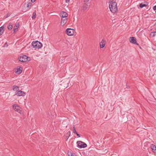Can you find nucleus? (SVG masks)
Instances as JSON below:
<instances>
[{
    "label": "nucleus",
    "instance_id": "1",
    "mask_svg": "<svg viewBox=\"0 0 156 156\" xmlns=\"http://www.w3.org/2000/svg\"><path fill=\"white\" fill-rule=\"evenodd\" d=\"M109 8L111 12L113 13H115L117 11L116 2L113 1H111L109 4Z\"/></svg>",
    "mask_w": 156,
    "mask_h": 156
},
{
    "label": "nucleus",
    "instance_id": "2",
    "mask_svg": "<svg viewBox=\"0 0 156 156\" xmlns=\"http://www.w3.org/2000/svg\"><path fill=\"white\" fill-rule=\"evenodd\" d=\"M32 44L33 48H40L42 46V44L37 41H34L32 43Z\"/></svg>",
    "mask_w": 156,
    "mask_h": 156
},
{
    "label": "nucleus",
    "instance_id": "3",
    "mask_svg": "<svg viewBox=\"0 0 156 156\" xmlns=\"http://www.w3.org/2000/svg\"><path fill=\"white\" fill-rule=\"evenodd\" d=\"M19 60L22 62H26L30 60V58L25 55H22L18 58Z\"/></svg>",
    "mask_w": 156,
    "mask_h": 156
},
{
    "label": "nucleus",
    "instance_id": "4",
    "mask_svg": "<svg viewBox=\"0 0 156 156\" xmlns=\"http://www.w3.org/2000/svg\"><path fill=\"white\" fill-rule=\"evenodd\" d=\"M77 146L80 148H84L86 147L87 145L85 143L81 141H78L77 142Z\"/></svg>",
    "mask_w": 156,
    "mask_h": 156
},
{
    "label": "nucleus",
    "instance_id": "5",
    "mask_svg": "<svg viewBox=\"0 0 156 156\" xmlns=\"http://www.w3.org/2000/svg\"><path fill=\"white\" fill-rule=\"evenodd\" d=\"M74 30L71 28H67L66 31V34L69 36H72L74 34Z\"/></svg>",
    "mask_w": 156,
    "mask_h": 156
},
{
    "label": "nucleus",
    "instance_id": "6",
    "mask_svg": "<svg viewBox=\"0 0 156 156\" xmlns=\"http://www.w3.org/2000/svg\"><path fill=\"white\" fill-rule=\"evenodd\" d=\"M12 107L14 110L15 111L18 112L19 113H21L22 111L21 110H20V108L17 105L15 104L13 105Z\"/></svg>",
    "mask_w": 156,
    "mask_h": 156
},
{
    "label": "nucleus",
    "instance_id": "7",
    "mask_svg": "<svg viewBox=\"0 0 156 156\" xmlns=\"http://www.w3.org/2000/svg\"><path fill=\"white\" fill-rule=\"evenodd\" d=\"M130 42L133 44H136V45H138L137 43L136 40L135 38L134 37H130L129 38Z\"/></svg>",
    "mask_w": 156,
    "mask_h": 156
},
{
    "label": "nucleus",
    "instance_id": "8",
    "mask_svg": "<svg viewBox=\"0 0 156 156\" xmlns=\"http://www.w3.org/2000/svg\"><path fill=\"white\" fill-rule=\"evenodd\" d=\"M67 20V17L62 18L61 22V25L62 26H64L66 23Z\"/></svg>",
    "mask_w": 156,
    "mask_h": 156
},
{
    "label": "nucleus",
    "instance_id": "9",
    "mask_svg": "<svg viewBox=\"0 0 156 156\" xmlns=\"http://www.w3.org/2000/svg\"><path fill=\"white\" fill-rule=\"evenodd\" d=\"M16 94L19 96H24L26 94V93L23 91L19 90L17 92Z\"/></svg>",
    "mask_w": 156,
    "mask_h": 156
},
{
    "label": "nucleus",
    "instance_id": "10",
    "mask_svg": "<svg viewBox=\"0 0 156 156\" xmlns=\"http://www.w3.org/2000/svg\"><path fill=\"white\" fill-rule=\"evenodd\" d=\"M60 16L62 18L67 17L68 14L66 12H62L60 13Z\"/></svg>",
    "mask_w": 156,
    "mask_h": 156
},
{
    "label": "nucleus",
    "instance_id": "11",
    "mask_svg": "<svg viewBox=\"0 0 156 156\" xmlns=\"http://www.w3.org/2000/svg\"><path fill=\"white\" fill-rule=\"evenodd\" d=\"M106 41L104 39H103L100 43V47L101 48H103L105 45Z\"/></svg>",
    "mask_w": 156,
    "mask_h": 156
},
{
    "label": "nucleus",
    "instance_id": "12",
    "mask_svg": "<svg viewBox=\"0 0 156 156\" xmlns=\"http://www.w3.org/2000/svg\"><path fill=\"white\" fill-rule=\"evenodd\" d=\"M89 5L86 3H85L82 7V10L83 11L86 10L88 7Z\"/></svg>",
    "mask_w": 156,
    "mask_h": 156
},
{
    "label": "nucleus",
    "instance_id": "13",
    "mask_svg": "<svg viewBox=\"0 0 156 156\" xmlns=\"http://www.w3.org/2000/svg\"><path fill=\"white\" fill-rule=\"evenodd\" d=\"M4 28L5 27L3 26L0 27V36L3 34Z\"/></svg>",
    "mask_w": 156,
    "mask_h": 156
},
{
    "label": "nucleus",
    "instance_id": "14",
    "mask_svg": "<svg viewBox=\"0 0 156 156\" xmlns=\"http://www.w3.org/2000/svg\"><path fill=\"white\" fill-rule=\"evenodd\" d=\"M151 147L153 152L156 149V146L152 144L151 145Z\"/></svg>",
    "mask_w": 156,
    "mask_h": 156
},
{
    "label": "nucleus",
    "instance_id": "15",
    "mask_svg": "<svg viewBox=\"0 0 156 156\" xmlns=\"http://www.w3.org/2000/svg\"><path fill=\"white\" fill-rule=\"evenodd\" d=\"M22 71V68L21 67H20L19 68H17V70L16 71V73L20 74L21 73Z\"/></svg>",
    "mask_w": 156,
    "mask_h": 156
},
{
    "label": "nucleus",
    "instance_id": "16",
    "mask_svg": "<svg viewBox=\"0 0 156 156\" xmlns=\"http://www.w3.org/2000/svg\"><path fill=\"white\" fill-rule=\"evenodd\" d=\"M19 87L16 86L14 85L13 86V90L14 91H18L19 90Z\"/></svg>",
    "mask_w": 156,
    "mask_h": 156
},
{
    "label": "nucleus",
    "instance_id": "17",
    "mask_svg": "<svg viewBox=\"0 0 156 156\" xmlns=\"http://www.w3.org/2000/svg\"><path fill=\"white\" fill-rule=\"evenodd\" d=\"M8 29L9 30H11L12 29V25L11 23H9V25L8 26Z\"/></svg>",
    "mask_w": 156,
    "mask_h": 156
},
{
    "label": "nucleus",
    "instance_id": "18",
    "mask_svg": "<svg viewBox=\"0 0 156 156\" xmlns=\"http://www.w3.org/2000/svg\"><path fill=\"white\" fill-rule=\"evenodd\" d=\"M147 5H146V4H143L141 3L139 5V6L140 8H143L144 7L147 6Z\"/></svg>",
    "mask_w": 156,
    "mask_h": 156
},
{
    "label": "nucleus",
    "instance_id": "19",
    "mask_svg": "<svg viewBox=\"0 0 156 156\" xmlns=\"http://www.w3.org/2000/svg\"><path fill=\"white\" fill-rule=\"evenodd\" d=\"M156 35V31L154 32H151L150 33V35L152 37H154Z\"/></svg>",
    "mask_w": 156,
    "mask_h": 156
},
{
    "label": "nucleus",
    "instance_id": "20",
    "mask_svg": "<svg viewBox=\"0 0 156 156\" xmlns=\"http://www.w3.org/2000/svg\"><path fill=\"white\" fill-rule=\"evenodd\" d=\"M36 12H34L33 13V15L32 16V18L33 19H34L36 17Z\"/></svg>",
    "mask_w": 156,
    "mask_h": 156
},
{
    "label": "nucleus",
    "instance_id": "21",
    "mask_svg": "<svg viewBox=\"0 0 156 156\" xmlns=\"http://www.w3.org/2000/svg\"><path fill=\"white\" fill-rule=\"evenodd\" d=\"M73 133H74L75 134L76 133H77V132H76V130L75 125H73Z\"/></svg>",
    "mask_w": 156,
    "mask_h": 156
},
{
    "label": "nucleus",
    "instance_id": "22",
    "mask_svg": "<svg viewBox=\"0 0 156 156\" xmlns=\"http://www.w3.org/2000/svg\"><path fill=\"white\" fill-rule=\"evenodd\" d=\"M32 4V3L31 2L28 3L27 4V7H29L30 6H31V5Z\"/></svg>",
    "mask_w": 156,
    "mask_h": 156
},
{
    "label": "nucleus",
    "instance_id": "23",
    "mask_svg": "<svg viewBox=\"0 0 156 156\" xmlns=\"http://www.w3.org/2000/svg\"><path fill=\"white\" fill-rule=\"evenodd\" d=\"M70 155L69 154V156H76L75 154L72 153H70Z\"/></svg>",
    "mask_w": 156,
    "mask_h": 156
},
{
    "label": "nucleus",
    "instance_id": "24",
    "mask_svg": "<svg viewBox=\"0 0 156 156\" xmlns=\"http://www.w3.org/2000/svg\"><path fill=\"white\" fill-rule=\"evenodd\" d=\"M19 26V23H17L15 25V27H16V29H17L18 28Z\"/></svg>",
    "mask_w": 156,
    "mask_h": 156
},
{
    "label": "nucleus",
    "instance_id": "25",
    "mask_svg": "<svg viewBox=\"0 0 156 156\" xmlns=\"http://www.w3.org/2000/svg\"><path fill=\"white\" fill-rule=\"evenodd\" d=\"M153 9L154 10H156V5L154 6L153 7Z\"/></svg>",
    "mask_w": 156,
    "mask_h": 156
},
{
    "label": "nucleus",
    "instance_id": "26",
    "mask_svg": "<svg viewBox=\"0 0 156 156\" xmlns=\"http://www.w3.org/2000/svg\"><path fill=\"white\" fill-rule=\"evenodd\" d=\"M76 134V135H77V136H78V137H80V135L78 133H75Z\"/></svg>",
    "mask_w": 156,
    "mask_h": 156
},
{
    "label": "nucleus",
    "instance_id": "27",
    "mask_svg": "<svg viewBox=\"0 0 156 156\" xmlns=\"http://www.w3.org/2000/svg\"><path fill=\"white\" fill-rule=\"evenodd\" d=\"M17 29H16V28H14L13 29V33H15L16 31V30Z\"/></svg>",
    "mask_w": 156,
    "mask_h": 156
},
{
    "label": "nucleus",
    "instance_id": "28",
    "mask_svg": "<svg viewBox=\"0 0 156 156\" xmlns=\"http://www.w3.org/2000/svg\"><path fill=\"white\" fill-rule=\"evenodd\" d=\"M70 131H69L68 133H67V134L68 135H69V136H70Z\"/></svg>",
    "mask_w": 156,
    "mask_h": 156
},
{
    "label": "nucleus",
    "instance_id": "29",
    "mask_svg": "<svg viewBox=\"0 0 156 156\" xmlns=\"http://www.w3.org/2000/svg\"><path fill=\"white\" fill-rule=\"evenodd\" d=\"M90 0H84V2H89Z\"/></svg>",
    "mask_w": 156,
    "mask_h": 156
},
{
    "label": "nucleus",
    "instance_id": "30",
    "mask_svg": "<svg viewBox=\"0 0 156 156\" xmlns=\"http://www.w3.org/2000/svg\"><path fill=\"white\" fill-rule=\"evenodd\" d=\"M10 16V14L9 13H8L7 14V16H6V18Z\"/></svg>",
    "mask_w": 156,
    "mask_h": 156
},
{
    "label": "nucleus",
    "instance_id": "31",
    "mask_svg": "<svg viewBox=\"0 0 156 156\" xmlns=\"http://www.w3.org/2000/svg\"><path fill=\"white\" fill-rule=\"evenodd\" d=\"M65 2L66 3H68V2H69V0H65Z\"/></svg>",
    "mask_w": 156,
    "mask_h": 156
},
{
    "label": "nucleus",
    "instance_id": "32",
    "mask_svg": "<svg viewBox=\"0 0 156 156\" xmlns=\"http://www.w3.org/2000/svg\"><path fill=\"white\" fill-rule=\"evenodd\" d=\"M36 1V0H31V2H34Z\"/></svg>",
    "mask_w": 156,
    "mask_h": 156
},
{
    "label": "nucleus",
    "instance_id": "33",
    "mask_svg": "<svg viewBox=\"0 0 156 156\" xmlns=\"http://www.w3.org/2000/svg\"><path fill=\"white\" fill-rule=\"evenodd\" d=\"M154 153H156V150H155L154 151Z\"/></svg>",
    "mask_w": 156,
    "mask_h": 156
},
{
    "label": "nucleus",
    "instance_id": "34",
    "mask_svg": "<svg viewBox=\"0 0 156 156\" xmlns=\"http://www.w3.org/2000/svg\"><path fill=\"white\" fill-rule=\"evenodd\" d=\"M66 84H68V83L67 82L66 83Z\"/></svg>",
    "mask_w": 156,
    "mask_h": 156
},
{
    "label": "nucleus",
    "instance_id": "35",
    "mask_svg": "<svg viewBox=\"0 0 156 156\" xmlns=\"http://www.w3.org/2000/svg\"><path fill=\"white\" fill-rule=\"evenodd\" d=\"M64 87H66V88H67V87H65V86H64Z\"/></svg>",
    "mask_w": 156,
    "mask_h": 156
},
{
    "label": "nucleus",
    "instance_id": "36",
    "mask_svg": "<svg viewBox=\"0 0 156 156\" xmlns=\"http://www.w3.org/2000/svg\"><path fill=\"white\" fill-rule=\"evenodd\" d=\"M127 87V88H129V87Z\"/></svg>",
    "mask_w": 156,
    "mask_h": 156
},
{
    "label": "nucleus",
    "instance_id": "37",
    "mask_svg": "<svg viewBox=\"0 0 156 156\" xmlns=\"http://www.w3.org/2000/svg\"><path fill=\"white\" fill-rule=\"evenodd\" d=\"M140 48H141V47H140Z\"/></svg>",
    "mask_w": 156,
    "mask_h": 156
}]
</instances>
